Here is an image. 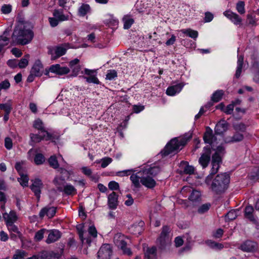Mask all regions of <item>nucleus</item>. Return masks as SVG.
Listing matches in <instances>:
<instances>
[{
    "instance_id": "1",
    "label": "nucleus",
    "mask_w": 259,
    "mask_h": 259,
    "mask_svg": "<svg viewBox=\"0 0 259 259\" xmlns=\"http://www.w3.org/2000/svg\"><path fill=\"white\" fill-rule=\"evenodd\" d=\"M33 37L31 26L28 22H20L16 26L13 34V39L18 44L26 45Z\"/></svg>"
},
{
    "instance_id": "2",
    "label": "nucleus",
    "mask_w": 259,
    "mask_h": 259,
    "mask_svg": "<svg viewBox=\"0 0 259 259\" xmlns=\"http://www.w3.org/2000/svg\"><path fill=\"white\" fill-rule=\"evenodd\" d=\"M142 169V176L141 177V183L148 189L154 188L156 185V182L154 177L160 172V168L157 166L145 165L143 166Z\"/></svg>"
},
{
    "instance_id": "3",
    "label": "nucleus",
    "mask_w": 259,
    "mask_h": 259,
    "mask_svg": "<svg viewBox=\"0 0 259 259\" xmlns=\"http://www.w3.org/2000/svg\"><path fill=\"white\" fill-rule=\"evenodd\" d=\"M188 140V139L185 138L172 139L161 152V155L165 156L169 154L177 153L186 144Z\"/></svg>"
},
{
    "instance_id": "4",
    "label": "nucleus",
    "mask_w": 259,
    "mask_h": 259,
    "mask_svg": "<svg viewBox=\"0 0 259 259\" xmlns=\"http://www.w3.org/2000/svg\"><path fill=\"white\" fill-rule=\"evenodd\" d=\"M224 147L222 145H220L217 147L214 154L212 155L211 161V169L210 174L206 177L205 182L208 184L211 179L212 176L216 174L220 167V164L222 161L221 154L223 153Z\"/></svg>"
},
{
    "instance_id": "5",
    "label": "nucleus",
    "mask_w": 259,
    "mask_h": 259,
    "mask_svg": "<svg viewBox=\"0 0 259 259\" xmlns=\"http://www.w3.org/2000/svg\"><path fill=\"white\" fill-rule=\"evenodd\" d=\"M230 182V177L226 173L218 175L214 179L212 185L211 189L216 193L224 191L227 188Z\"/></svg>"
},
{
    "instance_id": "6",
    "label": "nucleus",
    "mask_w": 259,
    "mask_h": 259,
    "mask_svg": "<svg viewBox=\"0 0 259 259\" xmlns=\"http://www.w3.org/2000/svg\"><path fill=\"white\" fill-rule=\"evenodd\" d=\"M70 48H71V47L69 43H65L54 47H49L48 53L51 55L52 60H56L65 55Z\"/></svg>"
},
{
    "instance_id": "7",
    "label": "nucleus",
    "mask_w": 259,
    "mask_h": 259,
    "mask_svg": "<svg viewBox=\"0 0 259 259\" xmlns=\"http://www.w3.org/2000/svg\"><path fill=\"white\" fill-rule=\"evenodd\" d=\"M126 238L124 235L117 233L115 235L113 240L115 245L122 251L123 254L131 255L132 254V252L130 248L126 247Z\"/></svg>"
},
{
    "instance_id": "8",
    "label": "nucleus",
    "mask_w": 259,
    "mask_h": 259,
    "mask_svg": "<svg viewBox=\"0 0 259 259\" xmlns=\"http://www.w3.org/2000/svg\"><path fill=\"white\" fill-rule=\"evenodd\" d=\"M64 181V179L59 178H55L54 182L60 191H63L68 195H74L77 193L76 189L71 184H66L63 189L61 187V184Z\"/></svg>"
},
{
    "instance_id": "9",
    "label": "nucleus",
    "mask_w": 259,
    "mask_h": 259,
    "mask_svg": "<svg viewBox=\"0 0 259 259\" xmlns=\"http://www.w3.org/2000/svg\"><path fill=\"white\" fill-rule=\"evenodd\" d=\"M27 158L31 161L33 160L36 165L42 164L45 161V158L43 154L38 153L37 150L32 148L28 151Z\"/></svg>"
},
{
    "instance_id": "10",
    "label": "nucleus",
    "mask_w": 259,
    "mask_h": 259,
    "mask_svg": "<svg viewBox=\"0 0 259 259\" xmlns=\"http://www.w3.org/2000/svg\"><path fill=\"white\" fill-rule=\"evenodd\" d=\"M169 228L167 226L163 227L160 235L157 239V243L160 245L161 248L170 243L171 238L169 235Z\"/></svg>"
},
{
    "instance_id": "11",
    "label": "nucleus",
    "mask_w": 259,
    "mask_h": 259,
    "mask_svg": "<svg viewBox=\"0 0 259 259\" xmlns=\"http://www.w3.org/2000/svg\"><path fill=\"white\" fill-rule=\"evenodd\" d=\"M31 142L34 143H39L42 140L49 141L52 138V135L48 132V134L41 133L38 131L37 133H31L30 134Z\"/></svg>"
},
{
    "instance_id": "12",
    "label": "nucleus",
    "mask_w": 259,
    "mask_h": 259,
    "mask_svg": "<svg viewBox=\"0 0 259 259\" xmlns=\"http://www.w3.org/2000/svg\"><path fill=\"white\" fill-rule=\"evenodd\" d=\"M211 150L210 146L204 148L203 152L199 159V163L203 168H206L210 159Z\"/></svg>"
},
{
    "instance_id": "13",
    "label": "nucleus",
    "mask_w": 259,
    "mask_h": 259,
    "mask_svg": "<svg viewBox=\"0 0 259 259\" xmlns=\"http://www.w3.org/2000/svg\"><path fill=\"white\" fill-rule=\"evenodd\" d=\"M49 71L51 73H55L58 75H64L69 73L70 70V68L67 66H63L59 64H56L50 66Z\"/></svg>"
},
{
    "instance_id": "14",
    "label": "nucleus",
    "mask_w": 259,
    "mask_h": 259,
    "mask_svg": "<svg viewBox=\"0 0 259 259\" xmlns=\"http://www.w3.org/2000/svg\"><path fill=\"white\" fill-rule=\"evenodd\" d=\"M112 254V249L110 244L103 245L98 252V259H110Z\"/></svg>"
},
{
    "instance_id": "15",
    "label": "nucleus",
    "mask_w": 259,
    "mask_h": 259,
    "mask_svg": "<svg viewBox=\"0 0 259 259\" xmlns=\"http://www.w3.org/2000/svg\"><path fill=\"white\" fill-rule=\"evenodd\" d=\"M56 213V207L47 206L40 210L39 213V217L41 219H42L45 216H47L48 218H52L54 217Z\"/></svg>"
},
{
    "instance_id": "16",
    "label": "nucleus",
    "mask_w": 259,
    "mask_h": 259,
    "mask_svg": "<svg viewBox=\"0 0 259 259\" xmlns=\"http://www.w3.org/2000/svg\"><path fill=\"white\" fill-rule=\"evenodd\" d=\"M79 60L78 59H74L70 61L69 63L70 70H71V77H76L79 74L81 67L79 65Z\"/></svg>"
},
{
    "instance_id": "17",
    "label": "nucleus",
    "mask_w": 259,
    "mask_h": 259,
    "mask_svg": "<svg viewBox=\"0 0 259 259\" xmlns=\"http://www.w3.org/2000/svg\"><path fill=\"white\" fill-rule=\"evenodd\" d=\"M42 183L39 179H35L32 181L31 189L34 193L38 199L40 198L41 189H42Z\"/></svg>"
},
{
    "instance_id": "18",
    "label": "nucleus",
    "mask_w": 259,
    "mask_h": 259,
    "mask_svg": "<svg viewBox=\"0 0 259 259\" xmlns=\"http://www.w3.org/2000/svg\"><path fill=\"white\" fill-rule=\"evenodd\" d=\"M203 140L205 143L210 144L212 147L215 146L217 139L213 136L212 130L209 127L206 128V131L203 136Z\"/></svg>"
},
{
    "instance_id": "19",
    "label": "nucleus",
    "mask_w": 259,
    "mask_h": 259,
    "mask_svg": "<svg viewBox=\"0 0 259 259\" xmlns=\"http://www.w3.org/2000/svg\"><path fill=\"white\" fill-rule=\"evenodd\" d=\"M256 243L253 241L247 240L240 246V249L246 252H253L256 249Z\"/></svg>"
},
{
    "instance_id": "20",
    "label": "nucleus",
    "mask_w": 259,
    "mask_h": 259,
    "mask_svg": "<svg viewBox=\"0 0 259 259\" xmlns=\"http://www.w3.org/2000/svg\"><path fill=\"white\" fill-rule=\"evenodd\" d=\"M184 86L183 83H179L176 85L170 86L166 90V94L170 96H175L182 91Z\"/></svg>"
},
{
    "instance_id": "21",
    "label": "nucleus",
    "mask_w": 259,
    "mask_h": 259,
    "mask_svg": "<svg viewBox=\"0 0 259 259\" xmlns=\"http://www.w3.org/2000/svg\"><path fill=\"white\" fill-rule=\"evenodd\" d=\"M49 234L46 242L50 244L57 241L61 236V233L57 230H52L48 231Z\"/></svg>"
},
{
    "instance_id": "22",
    "label": "nucleus",
    "mask_w": 259,
    "mask_h": 259,
    "mask_svg": "<svg viewBox=\"0 0 259 259\" xmlns=\"http://www.w3.org/2000/svg\"><path fill=\"white\" fill-rule=\"evenodd\" d=\"M228 128V123L224 119L219 121L216 124L214 130L215 133L218 135H221L225 133Z\"/></svg>"
},
{
    "instance_id": "23",
    "label": "nucleus",
    "mask_w": 259,
    "mask_h": 259,
    "mask_svg": "<svg viewBox=\"0 0 259 259\" xmlns=\"http://www.w3.org/2000/svg\"><path fill=\"white\" fill-rule=\"evenodd\" d=\"M76 229L78 231V233L79 238L82 243V244H87L90 245L92 241L91 237H85V234L84 232V225L82 224H79L76 226Z\"/></svg>"
},
{
    "instance_id": "24",
    "label": "nucleus",
    "mask_w": 259,
    "mask_h": 259,
    "mask_svg": "<svg viewBox=\"0 0 259 259\" xmlns=\"http://www.w3.org/2000/svg\"><path fill=\"white\" fill-rule=\"evenodd\" d=\"M3 215L6 225L14 224L18 219V217L16 212L13 210H11L9 213L5 212L3 214Z\"/></svg>"
},
{
    "instance_id": "25",
    "label": "nucleus",
    "mask_w": 259,
    "mask_h": 259,
    "mask_svg": "<svg viewBox=\"0 0 259 259\" xmlns=\"http://www.w3.org/2000/svg\"><path fill=\"white\" fill-rule=\"evenodd\" d=\"M26 259H58L56 254L52 252L44 251L40 255H34Z\"/></svg>"
},
{
    "instance_id": "26",
    "label": "nucleus",
    "mask_w": 259,
    "mask_h": 259,
    "mask_svg": "<svg viewBox=\"0 0 259 259\" xmlns=\"http://www.w3.org/2000/svg\"><path fill=\"white\" fill-rule=\"evenodd\" d=\"M224 15L235 25L239 24L241 22V19L239 16L230 11H226L224 12Z\"/></svg>"
},
{
    "instance_id": "27",
    "label": "nucleus",
    "mask_w": 259,
    "mask_h": 259,
    "mask_svg": "<svg viewBox=\"0 0 259 259\" xmlns=\"http://www.w3.org/2000/svg\"><path fill=\"white\" fill-rule=\"evenodd\" d=\"M254 212V208L252 206L250 205H248L246 206L244 210V215L245 217L250 221L252 222L253 223H257V221L256 218L253 214Z\"/></svg>"
},
{
    "instance_id": "28",
    "label": "nucleus",
    "mask_w": 259,
    "mask_h": 259,
    "mask_svg": "<svg viewBox=\"0 0 259 259\" xmlns=\"http://www.w3.org/2000/svg\"><path fill=\"white\" fill-rule=\"evenodd\" d=\"M43 66L40 60H37L35 61L33 64L31 72L32 73H34L35 76H40L41 75L42 73Z\"/></svg>"
},
{
    "instance_id": "29",
    "label": "nucleus",
    "mask_w": 259,
    "mask_h": 259,
    "mask_svg": "<svg viewBox=\"0 0 259 259\" xmlns=\"http://www.w3.org/2000/svg\"><path fill=\"white\" fill-rule=\"evenodd\" d=\"M243 138L242 134L236 132L232 137H226L224 141L225 143H235L241 141Z\"/></svg>"
},
{
    "instance_id": "30",
    "label": "nucleus",
    "mask_w": 259,
    "mask_h": 259,
    "mask_svg": "<svg viewBox=\"0 0 259 259\" xmlns=\"http://www.w3.org/2000/svg\"><path fill=\"white\" fill-rule=\"evenodd\" d=\"M142 167L140 168V170L135 174H133L131 175L130 177V179L134 185V186L136 188H139L140 186V176L142 177Z\"/></svg>"
},
{
    "instance_id": "31",
    "label": "nucleus",
    "mask_w": 259,
    "mask_h": 259,
    "mask_svg": "<svg viewBox=\"0 0 259 259\" xmlns=\"http://www.w3.org/2000/svg\"><path fill=\"white\" fill-rule=\"evenodd\" d=\"M108 203L110 208L114 209L117 205V196L115 192H112L108 197Z\"/></svg>"
},
{
    "instance_id": "32",
    "label": "nucleus",
    "mask_w": 259,
    "mask_h": 259,
    "mask_svg": "<svg viewBox=\"0 0 259 259\" xmlns=\"http://www.w3.org/2000/svg\"><path fill=\"white\" fill-rule=\"evenodd\" d=\"M33 127L41 133L48 134V131L46 130L44 124L41 120L39 118L35 119L33 123Z\"/></svg>"
},
{
    "instance_id": "33",
    "label": "nucleus",
    "mask_w": 259,
    "mask_h": 259,
    "mask_svg": "<svg viewBox=\"0 0 259 259\" xmlns=\"http://www.w3.org/2000/svg\"><path fill=\"white\" fill-rule=\"evenodd\" d=\"M156 248L155 247L147 248L145 252V259H156Z\"/></svg>"
},
{
    "instance_id": "34",
    "label": "nucleus",
    "mask_w": 259,
    "mask_h": 259,
    "mask_svg": "<svg viewBox=\"0 0 259 259\" xmlns=\"http://www.w3.org/2000/svg\"><path fill=\"white\" fill-rule=\"evenodd\" d=\"M91 11V8L87 4H82L78 8V15L80 17H84Z\"/></svg>"
},
{
    "instance_id": "35",
    "label": "nucleus",
    "mask_w": 259,
    "mask_h": 259,
    "mask_svg": "<svg viewBox=\"0 0 259 259\" xmlns=\"http://www.w3.org/2000/svg\"><path fill=\"white\" fill-rule=\"evenodd\" d=\"M53 15L59 21H67L69 19V15H64L62 11L59 10H55L53 12Z\"/></svg>"
},
{
    "instance_id": "36",
    "label": "nucleus",
    "mask_w": 259,
    "mask_h": 259,
    "mask_svg": "<svg viewBox=\"0 0 259 259\" xmlns=\"http://www.w3.org/2000/svg\"><path fill=\"white\" fill-rule=\"evenodd\" d=\"M234 107V106L233 104H230L227 107H225L223 104L221 103L217 106V109H219L222 111H223L227 114H231L233 112Z\"/></svg>"
},
{
    "instance_id": "37",
    "label": "nucleus",
    "mask_w": 259,
    "mask_h": 259,
    "mask_svg": "<svg viewBox=\"0 0 259 259\" xmlns=\"http://www.w3.org/2000/svg\"><path fill=\"white\" fill-rule=\"evenodd\" d=\"M180 31L194 39H196L198 35V33L197 31L189 28L181 29Z\"/></svg>"
},
{
    "instance_id": "38",
    "label": "nucleus",
    "mask_w": 259,
    "mask_h": 259,
    "mask_svg": "<svg viewBox=\"0 0 259 259\" xmlns=\"http://www.w3.org/2000/svg\"><path fill=\"white\" fill-rule=\"evenodd\" d=\"M243 62V57L241 55L238 56L237 66L235 73V77L239 78L241 75Z\"/></svg>"
},
{
    "instance_id": "39",
    "label": "nucleus",
    "mask_w": 259,
    "mask_h": 259,
    "mask_svg": "<svg viewBox=\"0 0 259 259\" xmlns=\"http://www.w3.org/2000/svg\"><path fill=\"white\" fill-rule=\"evenodd\" d=\"M206 243L209 247L216 250H221L224 247L223 244L211 240H207Z\"/></svg>"
},
{
    "instance_id": "40",
    "label": "nucleus",
    "mask_w": 259,
    "mask_h": 259,
    "mask_svg": "<svg viewBox=\"0 0 259 259\" xmlns=\"http://www.w3.org/2000/svg\"><path fill=\"white\" fill-rule=\"evenodd\" d=\"M201 193L197 190H193L189 197V199L192 202H197L200 200Z\"/></svg>"
},
{
    "instance_id": "41",
    "label": "nucleus",
    "mask_w": 259,
    "mask_h": 259,
    "mask_svg": "<svg viewBox=\"0 0 259 259\" xmlns=\"http://www.w3.org/2000/svg\"><path fill=\"white\" fill-rule=\"evenodd\" d=\"M30 56L28 54L25 55L24 57L20 60L18 63V67L20 68H24L28 65Z\"/></svg>"
},
{
    "instance_id": "42",
    "label": "nucleus",
    "mask_w": 259,
    "mask_h": 259,
    "mask_svg": "<svg viewBox=\"0 0 259 259\" xmlns=\"http://www.w3.org/2000/svg\"><path fill=\"white\" fill-rule=\"evenodd\" d=\"M124 23V28L128 29L134 23V19L128 15L124 16L122 19Z\"/></svg>"
},
{
    "instance_id": "43",
    "label": "nucleus",
    "mask_w": 259,
    "mask_h": 259,
    "mask_svg": "<svg viewBox=\"0 0 259 259\" xmlns=\"http://www.w3.org/2000/svg\"><path fill=\"white\" fill-rule=\"evenodd\" d=\"M19 175L20 177L18 179V181L20 183V185L23 187L28 186L29 181L28 176L26 174H24V172Z\"/></svg>"
},
{
    "instance_id": "44",
    "label": "nucleus",
    "mask_w": 259,
    "mask_h": 259,
    "mask_svg": "<svg viewBox=\"0 0 259 259\" xmlns=\"http://www.w3.org/2000/svg\"><path fill=\"white\" fill-rule=\"evenodd\" d=\"M143 224L144 223L143 222H141L139 223V225H134L132 226L130 228L131 231L135 234H140L142 231V227Z\"/></svg>"
},
{
    "instance_id": "45",
    "label": "nucleus",
    "mask_w": 259,
    "mask_h": 259,
    "mask_svg": "<svg viewBox=\"0 0 259 259\" xmlns=\"http://www.w3.org/2000/svg\"><path fill=\"white\" fill-rule=\"evenodd\" d=\"M27 253L24 250L17 249L13 256V259H24Z\"/></svg>"
},
{
    "instance_id": "46",
    "label": "nucleus",
    "mask_w": 259,
    "mask_h": 259,
    "mask_svg": "<svg viewBox=\"0 0 259 259\" xmlns=\"http://www.w3.org/2000/svg\"><path fill=\"white\" fill-rule=\"evenodd\" d=\"M48 232V230L46 229H42L37 231L34 236V240L36 241H39L44 238V234Z\"/></svg>"
},
{
    "instance_id": "47",
    "label": "nucleus",
    "mask_w": 259,
    "mask_h": 259,
    "mask_svg": "<svg viewBox=\"0 0 259 259\" xmlns=\"http://www.w3.org/2000/svg\"><path fill=\"white\" fill-rule=\"evenodd\" d=\"M224 92L222 90L215 92L211 96V100L214 102H218L222 99Z\"/></svg>"
},
{
    "instance_id": "48",
    "label": "nucleus",
    "mask_w": 259,
    "mask_h": 259,
    "mask_svg": "<svg viewBox=\"0 0 259 259\" xmlns=\"http://www.w3.org/2000/svg\"><path fill=\"white\" fill-rule=\"evenodd\" d=\"M12 10V6L10 4H4L2 5L1 12L2 14L8 15L10 14Z\"/></svg>"
},
{
    "instance_id": "49",
    "label": "nucleus",
    "mask_w": 259,
    "mask_h": 259,
    "mask_svg": "<svg viewBox=\"0 0 259 259\" xmlns=\"http://www.w3.org/2000/svg\"><path fill=\"white\" fill-rule=\"evenodd\" d=\"M83 78L85 79L88 83H93L96 84L100 83V81L95 75H93L90 76H84Z\"/></svg>"
},
{
    "instance_id": "50",
    "label": "nucleus",
    "mask_w": 259,
    "mask_h": 259,
    "mask_svg": "<svg viewBox=\"0 0 259 259\" xmlns=\"http://www.w3.org/2000/svg\"><path fill=\"white\" fill-rule=\"evenodd\" d=\"M237 217V212L235 210H231L229 211L225 215L226 220H233Z\"/></svg>"
},
{
    "instance_id": "51",
    "label": "nucleus",
    "mask_w": 259,
    "mask_h": 259,
    "mask_svg": "<svg viewBox=\"0 0 259 259\" xmlns=\"http://www.w3.org/2000/svg\"><path fill=\"white\" fill-rule=\"evenodd\" d=\"M0 109L5 111V113L11 112L12 110V104L11 101L5 103L1 104Z\"/></svg>"
},
{
    "instance_id": "52",
    "label": "nucleus",
    "mask_w": 259,
    "mask_h": 259,
    "mask_svg": "<svg viewBox=\"0 0 259 259\" xmlns=\"http://www.w3.org/2000/svg\"><path fill=\"white\" fill-rule=\"evenodd\" d=\"M49 163L52 167L54 168H57L58 167L59 164L58 162V160L55 156H52L49 159Z\"/></svg>"
},
{
    "instance_id": "53",
    "label": "nucleus",
    "mask_w": 259,
    "mask_h": 259,
    "mask_svg": "<svg viewBox=\"0 0 259 259\" xmlns=\"http://www.w3.org/2000/svg\"><path fill=\"white\" fill-rule=\"evenodd\" d=\"M8 228V230L11 233H16L18 235H20V232L19 231L18 228L14 224H10L6 225Z\"/></svg>"
},
{
    "instance_id": "54",
    "label": "nucleus",
    "mask_w": 259,
    "mask_h": 259,
    "mask_svg": "<svg viewBox=\"0 0 259 259\" xmlns=\"http://www.w3.org/2000/svg\"><path fill=\"white\" fill-rule=\"evenodd\" d=\"M210 204L209 203H206L201 205L198 209V212L199 213H204L207 212L210 208Z\"/></svg>"
},
{
    "instance_id": "55",
    "label": "nucleus",
    "mask_w": 259,
    "mask_h": 259,
    "mask_svg": "<svg viewBox=\"0 0 259 259\" xmlns=\"http://www.w3.org/2000/svg\"><path fill=\"white\" fill-rule=\"evenodd\" d=\"M194 171L195 168L193 166L189 165L188 164H185L183 169V171L186 174H193L194 172Z\"/></svg>"
},
{
    "instance_id": "56",
    "label": "nucleus",
    "mask_w": 259,
    "mask_h": 259,
    "mask_svg": "<svg viewBox=\"0 0 259 259\" xmlns=\"http://www.w3.org/2000/svg\"><path fill=\"white\" fill-rule=\"evenodd\" d=\"M112 161L111 158L108 157H105L101 159V167L102 168H105Z\"/></svg>"
},
{
    "instance_id": "57",
    "label": "nucleus",
    "mask_w": 259,
    "mask_h": 259,
    "mask_svg": "<svg viewBox=\"0 0 259 259\" xmlns=\"http://www.w3.org/2000/svg\"><path fill=\"white\" fill-rule=\"evenodd\" d=\"M244 6V3L242 1H239L236 5V9L240 14H243L245 13Z\"/></svg>"
},
{
    "instance_id": "58",
    "label": "nucleus",
    "mask_w": 259,
    "mask_h": 259,
    "mask_svg": "<svg viewBox=\"0 0 259 259\" xmlns=\"http://www.w3.org/2000/svg\"><path fill=\"white\" fill-rule=\"evenodd\" d=\"M9 43V39L5 34H4L0 36V45L4 47L5 46H7Z\"/></svg>"
},
{
    "instance_id": "59",
    "label": "nucleus",
    "mask_w": 259,
    "mask_h": 259,
    "mask_svg": "<svg viewBox=\"0 0 259 259\" xmlns=\"http://www.w3.org/2000/svg\"><path fill=\"white\" fill-rule=\"evenodd\" d=\"M117 77V73L114 70H108L106 78L108 80H112Z\"/></svg>"
},
{
    "instance_id": "60",
    "label": "nucleus",
    "mask_w": 259,
    "mask_h": 259,
    "mask_svg": "<svg viewBox=\"0 0 259 259\" xmlns=\"http://www.w3.org/2000/svg\"><path fill=\"white\" fill-rule=\"evenodd\" d=\"M108 23L112 26H116L118 24V19L113 15H109Z\"/></svg>"
},
{
    "instance_id": "61",
    "label": "nucleus",
    "mask_w": 259,
    "mask_h": 259,
    "mask_svg": "<svg viewBox=\"0 0 259 259\" xmlns=\"http://www.w3.org/2000/svg\"><path fill=\"white\" fill-rule=\"evenodd\" d=\"M88 232L93 238H95L97 236V231L94 225L89 227Z\"/></svg>"
},
{
    "instance_id": "62",
    "label": "nucleus",
    "mask_w": 259,
    "mask_h": 259,
    "mask_svg": "<svg viewBox=\"0 0 259 259\" xmlns=\"http://www.w3.org/2000/svg\"><path fill=\"white\" fill-rule=\"evenodd\" d=\"M5 146L6 149L8 150H10L13 147V142L12 140L9 138L7 137L5 139Z\"/></svg>"
},
{
    "instance_id": "63",
    "label": "nucleus",
    "mask_w": 259,
    "mask_h": 259,
    "mask_svg": "<svg viewBox=\"0 0 259 259\" xmlns=\"http://www.w3.org/2000/svg\"><path fill=\"white\" fill-rule=\"evenodd\" d=\"M253 67L257 69V72L255 73L253 80L255 82L259 83V64L258 63H255L253 65Z\"/></svg>"
},
{
    "instance_id": "64",
    "label": "nucleus",
    "mask_w": 259,
    "mask_h": 259,
    "mask_svg": "<svg viewBox=\"0 0 259 259\" xmlns=\"http://www.w3.org/2000/svg\"><path fill=\"white\" fill-rule=\"evenodd\" d=\"M108 187L111 190H117L119 188V186L117 182L111 181L108 184Z\"/></svg>"
}]
</instances>
